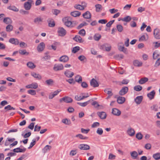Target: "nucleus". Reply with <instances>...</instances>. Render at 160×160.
I'll use <instances>...</instances> for the list:
<instances>
[{
    "label": "nucleus",
    "mask_w": 160,
    "mask_h": 160,
    "mask_svg": "<svg viewBox=\"0 0 160 160\" xmlns=\"http://www.w3.org/2000/svg\"><path fill=\"white\" fill-rule=\"evenodd\" d=\"M70 15L73 17H77L81 15V12L78 11H74L71 12Z\"/></svg>",
    "instance_id": "nucleus-25"
},
{
    "label": "nucleus",
    "mask_w": 160,
    "mask_h": 160,
    "mask_svg": "<svg viewBox=\"0 0 160 160\" xmlns=\"http://www.w3.org/2000/svg\"><path fill=\"white\" fill-rule=\"evenodd\" d=\"M9 42L15 45H18L19 43V41L17 39L11 38L9 40Z\"/></svg>",
    "instance_id": "nucleus-21"
},
{
    "label": "nucleus",
    "mask_w": 160,
    "mask_h": 160,
    "mask_svg": "<svg viewBox=\"0 0 160 160\" xmlns=\"http://www.w3.org/2000/svg\"><path fill=\"white\" fill-rule=\"evenodd\" d=\"M128 134L131 136H133L135 134V131L134 129L132 128H129L127 130Z\"/></svg>",
    "instance_id": "nucleus-22"
},
{
    "label": "nucleus",
    "mask_w": 160,
    "mask_h": 160,
    "mask_svg": "<svg viewBox=\"0 0 160 160\" xmlns=\"http://www.w3.org/2000/svg\"><path fill=\"white\" fill-rule=\"evenodd\" d=\"M58 43L57 42H55L53 43V45H52L51 46L48 47V49H52L54 50H55L57 48L56 45Z\"/></svg>",
    "instance_id": "nucleus-44"
},
{
    "label": "nucleus",
    "mask_w": 160,
    "mask_h": 160,
    "mask_svg": "<svg viewBox=\"0 0 160 160\" xmlns=\"http://www.w3.org/2000/svg\"><path fill=\"white\" fill-rule=\"evenodd\" d=\"M101 48L104 50L107 51H109L111 49V46L110 45L107 43H105L101 46Z\"/></svg>",
    "instance_id": "nucleus-10"
},
{
    "label": "nucleus",
    "mask_w": 160,
    "mask_h": 160,
    "mask_svg": "<svg viewBox=\"0 0 160 160\" xmlns=\"http://www.w3.org/2000/svg\"><path fill=\"white\" fill-rule=\"evenodd\" d=\"M143 135L142 133L139 132L136 134V138L138 140H141L142 138Z\"/></svg>",
    "instance_id": "nucleus-54"
},
{
    "label": "nucleus",
    "mask_w": 160,
    "mask_h": 160,
    "mask_svg": "<svg viewBox=\"0 0 160 160\" xmlns=\"http://www.w3.org/2000/svg\"><path fill=\"white\" fill-rule=\"evenodd\" d=\"M78 34L82 36H84L86 35V31L84 29H82L79 32Z\"/></svg>",
    "instance_id": "nucleus-57"
},
{
    "label": "nucleus",
    "mask_w": 160,
    "mask_h": 160,
    "mask_svg": "<svg viewBox=\"0 0 160 160\" xmlns=\"http://www.w3.org/2000/svg\"><path fill=\"white\" fill-rule=\"evenodd\" d=\"M148 80V78H142L139 81V83L140 84H142L147 82Z\"/></svg>",
    "instance_id": "nucleus-31"
},
{
    "label": "nucleus",
    "mask_w": 160,
    "mask_h": 160,
    "mask_svg": "<svg viewBox=\"0 0 160 160\" xmlns=\"http://www.w3.org/2000/svg\"><path fill=\"white\" fill-rule=\"evenodd\" d=\"M53 81L52 79H49L45 81V83L48 85H52L53 83Z\"/></svg>",
    "instance_id": "nucleus-48"
},
{
    "label": "nucleus",
    "mask_w": 160,
    "mask_h": 160,
    "mask_svg": "<svg viewBox=\"0 0 160 160\" xmlns=\"http://www.w3.org/2000/svg\"><path fill=\"white\" fill-rule=\"evenodd\" d=\"M27 65L28 67L31 69H33L36 67V66L33 63L30 62H28L27 63Z\"/></svg>",
    "instance_id": "nucleus-39"
},
{
    "label": "nucleus",
    "mask_w": 160,
    "mask_h": 160,
    "mask_svg": "<svg viewBox=\"0 0 160 160\" xmlns=\"http://www.w3.org/2000/svg\"><path fill=\"white\" fill-rule=\"evenodd\" d=\"M45 48V44L43 42L40 43L37 47V50L39 52L42 51Z\"/></svg>",
    "instance_id": "nucleus-16"
},
{
    "label": "nucleus",
    "mask_w": 160,
    "mask_h": 160,
    "mask_svg": "<svg viewBox=\"0 0 160 160\" xmlns=\"http://www.w3.org/2000/svg\"><path fill=\"white\" fill-rule=\"evenodd\" d=\"M76 137L79 138L80 139L82 140H86L88 139V138L87 137H84L81 134H78L75 136Z\"/></svg>",
    "instance_id": "nucleus-43"
},
{
    "label": "nucleus",
    "mask_w": 160,
    "mask_h": 160,
    "mask_svg": "<svg viewBox=\"0 0 160 160\" xmlns=\"http://www.w3.org/2000/svg\"><path fill=\"white\" fill-rule=\"evenodd\" d=\"M47 22L48 24V26L51 27H53L55 25V23L53 19L52 18L48 19Z\"/></svg>",
    "instance_id": "nucleus-15"
},
{
    "label": "nucleus",
    "mask_w": 160,
    "mask_h": 160,
    "mask_svg": "<svg viewBox=\"0 0 160 160\" xmlns=\"http://www.w3.org/2000/svg\"><path fill=\"white\" fill-rule=\"evenodd\" d=\"M160 55L158 53V52L157 51H155L153 53V58L154 59H156Z\"/></svg>",
    "instance_id": "nucleus-46"
},
{
    "label": "nucleus",
    "mask_w": 160,
    "mask_h": 160,
    "mask_svg": "<svg viewBox=\"0 0 160 160\" xmlns=\"http://www.w3.org/2000/svg\"><path fill=\"white\" fill-rule=\"evenodd\" d=\"M114 58L116 59L120 60L123 58V56L122 54H117L115 55Z\"/></svg>",
    "instance_id": "nucleus-47"
},
{
    "label": "nucleus",
    "mask_w": 160,
    "mask_h": 160,
    "mask_svg": "<svg viewBox=\"0 0 160 160\" xmlns=\"http://www.w3.org/2000/svg\"><path fill=\"white\" fill-rule=\"evenodd\" d=\"M70 72L68 70H67L64 72V74L68 78H72L74 75V73L73 72H72L70 74H69V72Z\"/></svg>",
    "instance_id": "nucleus-32"
},
{
    "label": "nucleus",
    "mask_w": 160,
    "mask_h": 160,
    "mask_svg": "<svg viewBox=\"0 0 160 160\" xmlns=\"http://www.w3.org/2000/svg\"><path fill=\"white\" fill-rule=\"evenodd\" d=\"M128 91V88L127 87H123L119 92V94L123 96L126 94Z\"/></svg>",
    "instance_id": "nucleus-5"
},
{
    "label": "nucleus",
    "mask_w": 160,
    "mask_h": 160,
    "mask_svg": "<svg viewBox=\"0 0 160 160\" xmlns=\"http://www.w3.org/2000/svg\"><path fill=\"white\" fill-rule=\"evenodd\" d=\"M118 49L120 51L123 52L126 54L128 53L127 48H125L123 46H119L118 47Z\"/></svg>",
    "instance_id": "nucleus-27"
},
{
    "label": "nucleus",
    "mask_w": 160,
    "mask_h": 160,
    "mask_svg": "<svg viewBox=\"0 0 160 160\" xmlns=\"http://www.w3.org/2000/svg\"><path fill=\"white\" fill-rule=\"evenodd\" d=\"M26 150V149L23 147L22 149H21L20 148H18L13 149V151L15 152H24Z\"/></svg>",
    "instance_id": "nucleus-13"
},
{
    "label": "nucleus",
    "mask_w": 160,
    "mask_h": 160,
    "mask_svg": "<svg viewBox=\"0 0 160 160\" xmlns=\"http://www.w3.org/2000/svg\"><path fill=\"white\" fill-rule=\"evenodd\" d=\"M131 19L132 18L130 16H128L123 18H122L121 20L123 21L129 22L131 20Z\"/></svg>",
    "instance_id": "nucleus-38"
},
{
    "label": "nucleus",
    "mask_w": 160,
    "mask_h": 160,
    "mask_svg": "<svg viewBox=\"0 0 160 160\" xmlns=\"http://www.w3.org/2000/svg\"><path fill=\"white\" fill-rule=\"evenodd\" d=\"M73 39L77 42H82L84 40H83L81 37L79 35H76Z\"/></svg>",
    "instance_id": "nucleus-23"
},
{
    "label": "nucleus",
    "mask_w": 160,
    "mask_h": 160,
    "mask_svg": "<svg viewBox=\"0 0 160 160\" xmlns=\"http://www.w3.org/2000/svg\"><path fill=\"white\" fill-rule=\"evenodd\" d=\"M90 100L84 102H78L77 104L82 107H85L89 103Z\"/></svg>",
    "instance_id": "nucleus-36"
},
{
    "label": "nucleus",
    "mask_w": 160,
    "mask_h": 160,
    "mask_svg": "<svg viewBox=\"0 0 160 160\" xmlns=\"http://www.w3.org/2000/svg\"><path fill=\"white\" fill-rule=\"evenodd\" d=\"M131 156L133 159H136L138 156V153L136 151H133L130 152Z\"/></svg>",
    "instance_id": "nucleus-26"
},
{
    "label": "nucleus",
    "mask_w": 160,
    "mask_h": 160,
    "mask_svg": "<svg viewBox=\"0 0 160 160\" xmlns=\"http://www.w3.org/2000/svg\"><path fill=\"white\" fill-rule=\"evenodd\" d=\"M70 20V17H67L63 18L62 20L65 25L67 27L69 28L73 27L76 25V22L75 21L72 22Z\"/></svg>",
    "instance_id": "nucleus-1"
},
{
    "label": "nucleus",
    "mask_w": 160,
    "mask_h": 160,
    "mask_svg": "<svg viewBox=\"0 0 160 160\" xmlns=\"http://www.w3.org/2000/svg\"><path fill=\"white\" fill-rule=\"evenodd\" d=\"M153 157L156 160L160 159V153L158 152L153 154Z\"/></svg>",
    "instance_id": "nucleus-40"
},
{
    "label": "nucleus",
    "mask_w": 160,
    "mask_h": 160,
    "mask_svg": "<svg viewBox=\"0 0 160 160\" xmlns=\"http://www.w3.org/2000/svg\"><path fill=\"white\" fill-rule=\"evenodd\" d=\"M134 89L136 91L139 92L142 89V87L140 85H137L134 87Z\"/></svg>",
    "instance_id": "nucleus-42"
},
{
    "label": "nucleus",
    "mask_w": 160,
    "mask_h": 160,
    "mask_svg": "<svg viewBox=\"0 0 160 160\" xmlns=\"http://www.w3.org/2000/svg\"><path fill=\"white\" fill-rule=\"evenodd\" d=\"M52 12L53 14L57 16L60 12V11L57 9H53L52 10Z\"/></svg>",
    "instance_id": "nucleus-55"
},
{
    "label": "nucleus",
    "mask_w": 160,
    "mask_h": 160,
    "mask_svg": "<svg viewBox=\"0 0 160 160\" xmlns=\"http://www.w3.org/2000/svg\"><path fill=\"white\" fill-rule=\"evenodd\" d=\"M153 34L155 38L157 39H160V30L158 28L155 29L154 30Z\"/></svg>",
    "instance_id": "nucleus-8"
},
{
    "label": "nucleus",
    "mask_w": 160,
    "mask_h": 160,
    "mask_svg": "<svg viewBox=\"0 0 160 160\" xmlns=\"http://www.w3.org/2000/svg\"><path fill=\"white\" fill-rule=\"evenodd\" d=\"M69 60V58L68 56L64 55L62 56L59 58V60L60 62H66Z\"/></svg>",
    "instance_id": "nucleus-20"
},
{
    "label": "nucleus",
    "mask_w": 160,
    "mask_h": 160,
    "mask_svg": "<svg viewBox=\"0 0 160 160\" xmlns=\"http://www.w3.org/2000/svg\"><path fill=\"white\" fill-rule=\"evenodd\" d=\"M155 94V92L154 90H153L149 93L147 94V96L150 100L153 99Z\"/></svg>",
    "instance_id": "nucleus-24"
},
{
    "label": "nucleus",
    "mask_w": 160,
    "mask_h": 160,
    "mask_svg": "<svg viewBox=\"0 0 160 160\" xmlns=\"http://www.w3.org/2000/svg\"><path fill=\"white\" fill-rule=\"evenodd\" d=\"M125 101V98L119 96L117 98V102L119 104H122Z\"/></svg>",
    "instance_id": "nucleus-17"
},
{
    "label": "nucleus",
    "mask_w": 160,
    "mask_h": 160,
    "mask_svg": "<svg viewBox=\"0 0 160 160\" xmlns=\"http://www.w3.org/2000/svg\"><path fill=\"white\" fill-rule=\"evenodd\" d=\"M90 85L94 88L97 87L99 86L98 82L96 79L92 78L90 82Z\"/></svg>",
    "instance_id": "nucleus-9"
},
{
    "label": "nucleus",
    "mask_w": 160,
    "mask_h": 160,
    "mask_svg": "<svg viewBox=\"0 0 160 160\" xmlns=\"http://www.w3.org/2000/svg\"><path fill=\"white\" fill-rule=\"evenodd\" d=\"M7 8L16 12H18L19 11L18 9L14 6H10L8 7Z\"/></svg>",
    "instance_id": "nucleus-33"
},
{
    "label": "nucleus",
    "mask_w": 160,
    "mask_h": 160,
    "mask_svg": "<svg viewBox=\"0 0 160 160\" xmlns=\"http://www.w3.org/2000/svg\"><path fill=\"white\" fill-rule=\"evenodd\" d=\"M112 113L114 115L119 116L121 114V112L119 109L114 108L112 109Z\"/></svg>",
    "instance_id": "nucleus-11"
},
{
    "label": "nucleus",
    "mask_w": 160,
    "mask_h": 160,
    "mask_svg": "<svg viewBox=\"0 0 160 160\" xmlns=\"http://www.w3.org/2000/svg\"><path fill=\"white\" fill-rule=\"evenodd\" d=\"M63 66L62 64H55L54 66L53 69L54 71H57L63 70Z\"/></svg>",
    "instance_id": "nucleus-7"
},
{
    "label": "nucleus",
    "mask_w": 160,
    "mask_h": 160,
    "mask_svg": "<svg viewBox=\"0 0 160 160\" xmlns=\"http://www.w3.org/2000/svg\"><path fill=\"white\" fill-rule=\"evenodd\" d=\"M101 36L99 34H95L94 36V38L96 41H99L101 38Z\"/></svg>",
    "instance_id": "nucleus-49"
},
{
    "label": "nucleus",
    "mask_w": 160,
    "mask_h": 160,
    "mask_svg": "<svg viewBox=\"0 0 160 160\" xmlns=\"http://www.w3.org/2000/svg\"><path fill=\"white\" fill-rule=\"evenodd\" d=\"M38 84L37 83L34 82L31 84L28 85L26 86L27 88L36 89L38 88Z\"/></svg>",
    "instance_id": "nucleus-12"
},
{
    "label": "nucleus",
    "mask_w": 160,
    "mask_h": 160,
    "mask_svg": "<svg viewBox=\"0 0 160 160\" xmlns=\"http://www.w3.org/2000/svg\"><path fill=\"white\" fill-rule=\"evenodd\" d=\"M80 49V47L78 46H76L74 47L72 51V52L75 53H76Z\"/></svg>",
    "instance_id": "nucleus-61"
},
{
    "label": "nucleus",
    "mask_w": 160,
    "mask_h": 160,
    "mask_svg": "<svg viewBox=\"0 0 160 160\" xmlns=\"http://www.w3.org/2000/svg\"><path fill=\"white\" fill-rule=\"evenodd\" d=\"M28 93L32 95H35L36 94V91L33 89H29L28 91Z\"/></svg>",
    "instance_id": "nucleus-58"
},
{
    "label": "nucleus",
    "mask_w": 160,
    "mask_h": 160,
    "mask_svg": "<svg viewBox=\"0 0 160 160\" xmlns=\"http://www.w3.org/2000/svg\"><path fill=\"white\" fill-rule=\"evenodd\" d=\"M3 22L6 24H8L12 23V20L9 18H5L4 19Z\"/></svg>",
    "instance_id": "nucleus-37"
},
{
    "label": "nucleus",
    "mask_w": 160,
    "mask_h": 160,
    "mask_svg": "<svg viewBox=\"0 0 160 160\" xmlns=\"http://www.w3.org/2000/svg\"><path fill=\"white\" fill-rule=\"evenodd\" d=\"M58 32L59 36L63 37L66 34V31L63 28L59 27L58 29Z\"/></svg>",
    "instance_id": "nucleus-4"
},
{
    "label": "nucleus",
    "mask_w": 160,
    "mask_h": 160,
    "mask_svg": "<svg viewBox=\"0 0 160 160\" xmlns=\"http://www.w3.org/2000/svg\"><path fill=\"white\" fill-rule=\"evenodd\" d=\"M143 96H138L136 97L135 99V101L137 104H140L142 102L143 99Z\"/></svg>",
    "instance_id": "nucleus-18"
},
{
    "label": "nucleus",
    "mask_w": 160,
    "mask_h": 160,
    "mask_svg": "<svg viewBox=\"0 0 160 160\" xmlns=\"http://www.w3.org/2000/svg\"><path fill=\"white\" fill-rule=\"evenodd\" d=\"M144 148L146 149H150L151 148V145L149 143H147L145 145Z\"/></svg>",
    "instance_id": "nucleus-63"
},
{
    "label": "nucleus",
    "mask_w": 160,
    "mask_h": 160,
    "mask_svg": "<svg viewBox=\"0 0 160 160\" xmlns=\"http://www.w3.org/2000/svg\"><path fill=\"white\" fill-rule=\"evenodd\" d=\"M82 16L84 18L88 19L91 18L92 15L89 11H87L83 14Z\"/></svg>",
    "instance_id": "nucleus-19"
},
{
    "label": "nucleus",
    "mask_w": 160,
    "mask_h": 160,
    "mask_svg": "<svg viewBox=\"0 0 160 160\" xmlns=\"http://www.w3.org/2000/svg\"><path fill=\"white\" fill-rule=\"evenodd\" d=\"M160 65V58L158 59L156 61L154 65L155 67H157Z\"/></svg>",
    "instance_id": "nucleus-64"
},
{
    "label": "nucleus",
    "mask_w": 160,
    "mask_h": 160,
    "mask_svg": "<svg viewBox=\"0 0 160 160\" xmlns=\"http://www.w3.org/2000/svg\"><path fill=\"white\" fill-rule=\"evenodd\" d=\"M103 132V131L102 129L100 128H98L97 131H96L97 133L100 135H102Z\"/></svg>",
    "instance_id": "nucleus-60"
},
{
    "label": "nucleus",
    "mask_w": 160,
    "mask_h": 160,
    "mask_svg": "<svg viewBox=\"0 0 160 160\" xmlns=\"http://www.w3.org/2000/svg\"><path fill=\"white\" fill-rule=\"evenodd\" d=\"M51 148V146L49 145H46L44 148L42 149V150L45 152L48 150H49Z\"/></svg>",
    "instance_id": "nucleus-53"
},
{
    "label": "nucleus",
    "mask_w": 160,
    "mask_h": 160,
    "mask_svg": "<svg viewBox=\"0 0 160 160\" xmlns=\"http://www.w3.org/2000/svg\"><path fill=\"white\" fill-rule=\"evenodd\" d=\"M75 80L76 82L78 83H81L82 81V77L79 75H77L76 76Z\"/></svg>",
    "instance_id": "nucleus-34"
},
{
    "label": "nucleus",
    "mask_w": 160,
    "mask_h": 160,
    "mask_svg": "<svg viewBox=\"0 0 160 160\" xmlns=\"http://www.w3.org/2000/svg\"><path fill=\"white\" fill-rule=\"evenodd\" d=\"M62 101H63L66 103H70L72 102L73 100L70 97L65 96L60 99L59 101L60 102H62Z\"/></svg>",
    "instance_id": "nucleus-2"
},
{
    "label": "nucleus",
    "mask_w": 160,
    "mask_h": 160,
    "mask_svg": "<svg viewBox=\"0 0 160 160\" xmlns=\"http://www.w3.org/2000/svg\"><path fill=\"white\" fill-rule=\"evenodd\" d=\"M13 29L12 26L11 24L8 25L6 27V31L8 32H10Z\"/></svg>",
    "instance_id": "nucleus-52"
},
{
    "label": "nucleus",
    "mask_w": 160,
    "mask_h": 160,
    "mask_svg": "<svg viewBox=\"0 0 160 160\" xmlns=\"http://www.w3.org/2000/svg\"><path fill=\"white\" fill-rule=\"evenodd\" d=\"M98 116L101 119H105L107 117V114L105 112H98L97 113Z\"/></svg>",
    "instance_id": "nucleus-14"
},
{
    "label": "nucleus",
    "mask_w": 160,
    "mask_h": 160,
    "mask_svg": "<svg viewBox=\"0 0 160 160\" xmlns=\"http://www.w3.org/2000/svg\"><path fill=\"white\" fill-rule=\"evenodd\" d=\"M116 27L118 32H122L123 30V28L121 25H117Z\"/></svg>",
    "instance_id": "nucleus-56"
},
{
    "label": "nucleus",
    "mask_w": 160,
    "mask_h": 160,
    "mask_svg": "<svg viewBox=\"0 0 160 160\" xmlns=\"http://www.w3.org/2000/svg\"><path fill=\"white\" fill-rule=\"evenodd\" d=\"M62 122L66 125H70L71 123V122L67 118L63 119L62 120Z\"/></svg>",
    "instance_id": "nucleus-45"
},
{
    "label": "nucleus",
    "mask_w": 160,
    "mask_h": 160,
    "mask_svg": "<svg viewBox=\"0 0 160 160\" xmlns=\"http://www.w3.org/2000/svg\"><path fill=\"white\" fill-rule=\"evenodd\" d=\"M104 92L108 95H112L113 93L112 90L110 88H107L104 89Z\"/></svg>",
    "instance_id": "nucleus-35"
},
{
    "label": "nucleus",
    "mask_w": 160,
    "mask_h": 160,
    "mask_svg": "<svg viewBox=\"0 0 160 160\" xmlns=\"http://www.w3.org/2000/svg\"><path fill=\"white\" fill-rule=\"evenodd\" d=\"M18 52L20 54L22 55L27 56L29 54V52H27L26 49L19 50L18 51Z\"/></svg>",
    "instance_id": "nucleus-28"
},
{
    "label": "nucleus",
    "mask_w": 160,
    "mask_h": 160,
    "mask_svg": "<svg viewBox=\"0 0 160 160\" xmlns=\"http://www.w3.org/2000/svg\"><path fill=\"white\" fill-rule=\"evenodd\" d=\"M78 58L81 61L86 62L87 60L86 58L83 55H80L78 57Z\"/></svg>",
    "instance_id": "nucleus-51"
},
{
    "label": "nucleus",
    "mask_w": 160,
    "mask_h": 160,
    "mask_svg": "<svg viewBox=\"0 0 160 160\" xmlns=\"http://www.w3.org/2000/svg\"><path fill=\"white\" fill-rule=\"evenodd\" d=\"M31 75L34 78L38 80H41L42 78V77L40 74H37L34 72H32Z\"/></svg>",
    "instance_id": "nucleus-29"
},
{
    "label": "nucleus",
    "mask_w": 160,
    "mask_h": 160,
    "mask_svg": "<svg viewBox=\"0 0 160 160\" xmlns=\"http://www.w3.org/2000/svg\"><path fill=\"white\" fill-rule=\"evenodd\" d=\"M78 148L80 150H87L90 149L89 145L86 144H80L79 145Z\"/></svg>",
    "instance_id": "nucleus-6"
},
{
    "label": "nucleus",
    "mask_w": 160,
    "mask_h": 160,
    "mask_svg": "<svg viewBox=\"0 0 160 160\" xmlns=\"http://www.w3.org/2000/svg\"><path fill=\"white\" fill-rule=\"evenodd\" d=\"M32 0H28V2H26L24 5V8L26 10H29L31 7V4L32 2Z\"/></svg>",
    "instance_id": "nucleus-3"
},
{
    "label": "nucleus",
    "mask_w": 160,
    "mask_h": 160,
    "mask_svg": "<svg viewBox=\"0 0 160 160\" xmlns=\"http://www.w3.org/2000/svg\"><path fill=\"white\" fill-rule=\"evenodd\" d=\"M74 7L76 9L80 10H82L84 9V8H83V6L79 4L75 5Z\"/></svg>",
    "instance_id": "nucleus-50"
},
{
    "label": "nucleus",
    "mask_w": 160,
    "mask_h": 160,
    "mask_svg": "<svg viewBox=\"0 0 160 160\" xmlns=\"http://www.w3.org/2000/svg\"><path fill=\"white\" fill-rule=\"evenodd\" d=\"M4 109L7 110H15V108L11 106L10 105H8L7 106H6L4 108Z\"/></svg>",
    "instance_id": "nucleus-62"
},
{
    "label": "nucleus",
    "mask_w": 160,
    "mask_h": 160,
    "mask_svg": "<svg viewBox=\"0 0 160 160\" xmlns=\"http://www.w3.org/2000/svg\"><path fill=\"white\" fill-rule=\"evenodd\" d=\"M133 65L135 66L140 67L142 65V63L139 62L138 61L135 60L133 62Z\"/></svg>",
    "instance_id": "nucleus-41"
},
{
    "label": "nucleus",
    "mask_w": 160,
    "mask_h": 160,
    "mask_svg": "<svg viewBox=\"0 0 160 160\" xmlns=\"http://www.w3.org/2000/svg\"><path fill=\"white\" fill-rule=\"evenodd\" d=\"M96 9V11L97 12H99L102 9V6L100 4H97L95 5Z\"/></svg>",
    "instance_id": "nucleus-30"
},
{
    "label": "nucleus",
    "mask_w": 160,
    "mask_h": 160,
    "mask_svg": "<svg viewBox=\"0 0 160 160\" xmlns=\"http://www.w3.org/2000/svg\"><path fill=\"white\" fill-rule=\"evenodd\" d=\"M36 139H34L32 140V142L30 145L29 147L28 148V149L31 148L33 146H34L36 144Z\"/></svg>",
    "instance_id": "nucleus-59"
}]
</instances>
